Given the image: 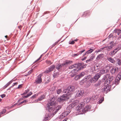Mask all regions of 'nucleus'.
Wrapping results in <instances>:
<instances>
[{
  "label": "nucleus",
  "instance_id": "obj_1",
  "mask_svg": "<svg viewBox=\"0 0 121 121\" xmlns=\"http://www.w3.org/2000/svg\"><path fill=\"white\" fill-rule=\"evenodd\" d=\"M75 87L73 86H70L68 87L66 89L64 90L63 92L67 94H65L62 95L60 97L58 98L57 100L59 102L64 101L69 98L70 96H69V94H70L74 90Z\"/></svg>",
  "mask_w": 121,
  "mask_h": 121
},
{
  "label": "nucleus",
  "instance_id": "obj_2",
  "mask_svg": "<svg viewBox=\"0 0 121 121\" xmlns=\"http://www.w3.org/2000/svg\"><path fill=\"white\" fill-rule=\"evenodd\" d=\"M61 108L60 106H59L56 107L55 109L53 106V103H49L47 105L46 109L48 110L50 112L51 116L52 115V117L54 116Z\"/></svg>",
  "mask_w": 121,
  "mask_h": 121
},
{
  "label": "nucleus",
  "instance_id": "obj_3",
  "mask_svg": "<svg viewBox=\"0 0 121 121\" xmlns=\"http://www.w3.org/2000/svg\"><path fill=\"white\" fill-rule=\"evenodd\" d=\"M105 70L103 69L99 71V73H97L92 78V82H94L97 81L102 74L105 73Z\"/></svg>",
  "mask_w": 121,
  "mask_h": 121
},
{
  "label": "nucleus",
  "instance_id": "obj_4",
  "mask_svg": "<svg viewBox=\"0 0 121 121\" xmlns=\"http://www.w3.org/2000/svg\"><path fill=\"white\" fill-rule=\"evenodd\" d=\"M72 61L71 60H67L64 63L62 64H59L56 66V68L58 70H60L62 67L64 65H66L69 64H71Z\"/></svg>",
  "mask_w": 121,
  "mask_h": 121
},
{
  "label": "nucleus",
  "instance_id": "obj_5",
  "mask_svg": "<svg viewBox=\"0 0 121 121\" xmlns=\"http://www.w3.org/2000/svg\"><path fill=\"white\" fill-rule=\"evenodd\" d=\"M43 75L42 73H41L38 76V77L35 80V82L37 84L40 83L42 82V79L41 77Z\"/></svg>",
  "mask_w": 121,
  "mask_h": 121
},
{
  "label": "nucleus",
  "instance_id": "obj_6",
  "mask_svg": "<svg viewBox=\"0 0 121 121\" xmlns=\"http://www.w3.org/2000/svg\"><path fill=\"white\" fill-rule=\"evenodd\" d=\"M79 71L78 69H74L70 73V75L72 77H73L77 74V72Z\"/></svg>",
  "mask_w": 121,
  "mask_h": 121
},
{
  "label": "nucleus",
  "instance_id": "obj_7",
  "mask_svg": "<svg viewBox=\"0 0 121 121\" xmlns=\"http://www.w3.org/2000/svg\"><path fill=\"white\" fill-rule=\"evenodd\" d=\"M113 43L114 42L113 41L111 42L110 43V44H111L108 47H104V48H106V50L107 51H109L111 49H112L113 46H115V45L114 44H113Z\"/></svg>",
  "mask_w": 121,
  "mask_h": 121
},
{
  "label": "nucleus",
  "instance_id": "obj_8",
  "mask_svg": "<svg viewBox=\"0 0 121 121\" xmlns=\"http://www.w3.org/2000/svg\"><path fill=\"white\" fill-rule=\"evenodd\" d=\"M84 93L83 90L78 91H77L75 96L76 97H79L81 96Z\"/></svg>",
  "mask_w": 121,
  "mask_h": 121
},
{
  "label": "nucleus",
  "instance_id": "obj_9",
  "mask_svg": "<svg viewBox=\"0 0 121 121\" xmlns=\"http://www.w3.org/2000/svg\"><path fill=\"white\" fill-rule=\"evenodd\" d=\"M76 64V66L77 67H76V69H78V70H81L82 69H83V68H84V67L83 66H81L82 65V64L80 63H78L77 64Z\"/></svg>",
  "mask_w": 121,
  "mask_h": 121
},
{
  "label": "nucleus",
  "instance_id": "obj_10",
  "mask_svg": "<svg viewBox=\"0 0 121 121\" xmlns=\"http://www.w3.org/2000/svg\"><path fill=\"white\" fill-rule=\"evenodd\" d=\"M70 112H65L63 113L62 114H61L60 116V118H62L63 117H64L68 115L69 113Z\"/></svg>",
  "mask_w": 121,
  "mask_h": 121
},
{
  "label": "nucleus",
  "instance_id": "obj_11",
  "mask_svg": "<svg viewBox=\"0 0 121 121\" xmlns=\"http://www.w3.org/2000/svg\"><path fill=\"white\" fill-rule=\"evenodd\" d=\"M83 106V104H80L79 105H78V106L77 107V109L78 110H80L81 111V110H82V107Z\"/></svg>",
  "mask_w": 121,
  "mask_h": 121
},
{
  "label": "nucleus",
  "instance_id": "obj_12",
  "mask_svg": "<svg viewBox=\"0 0 121 121\" xmlns=\"http://www.w3.org/2000/svg\"><path fill=\"white\" fill-rule=\"evenodd\" d=\"M107 59L108 61L111 62L114 64L115 63V61L114 59L110 57H108L107 58Z\"/></svg>",
  "mask_w": 121,
  "mask_h": 121
},
{
  "label": "nucleus",
  "instance_id": "obj_13",
  "mask_svg": "<svg viewBox=\"0 0 121 121\" xmlns=\"http://www.w3.org/2000/svg\"><path fill=\"white\" fill-rule=\"evenodd\" d=\"M118 68H113L111 70V72L112 73L117 72L118 71Z\"/></svg>",
  "mask_w": 121,
  "mask_h": 121
},
{
  "label": "nucleus",
  "instance_id": "obj_14",
  "mask_svg": "<svg viewBox=\"0 0 121 121\" xmlns=\"http://www.w3.org/2000/svg\"><path fill=\"white\" fill-rule=\"evenodd\" d=\"M91 108V106L90 105H87L84 108L85 112L88 111Z\"/></svg>",
  "mask_w": 121,
  "mask_h": 121
},
{
  "label": "nucleus",
  "instance_id": "obj_15",
  "mask_svg": "<svg viewBox=\"0 0 121 121\" xmlns=\"http://www.w3.org/2000/svg\"><path fill=\"white\" fill-rule=\"evenodd\" d=\"M44 97L45 96L44 95H42L37 100V102L42 100L43 99H44Z\"/></svg>",
  "mask_w": 121,
  "mask_h": 121
},
{
  "label": "nucleus",
  "instance_id": "obj_16",
  "mask_svg": "<svg viewBox=\"0 0 121 121\" xmlns=\"http://www.w3.org/2000/svg\"><path fill=\"white\" fill-rule=\"evenodd\" d=\"M117 48L115 49L110 54L111 56H112L114 55L118 51L117 50Z\"/></svg>",
  "mask_w": 121,
  "mask_h": 121
},
{
  "label": "nucleus",
  "instance_id": "obj_17",
  "mask_svg": "<svg viewBox=\"0 0 121 121\" xmlns=\"http://www.w3.org/2000/svg\"><path fill=\"white\" fill-rule=\"evenodd\" d=\"M94 50L93 49H90L84 55L87 54H90Z\"/></svg>",
  "mask_w": 121,
  "mask_h": 121
},
{
  "label": "nucleus",
  "instance_id": "obj_18",
  "mask_svg": "<svg viewBox=\"0 0 121 121\" xmlns=\"http://www.w3.org/2000/svg\"><path fill=\"white\" fill-rule=\"evenodd\" d=\"M55 68V66L54 65H53L51 66L49 68V69L50 71H52Z\"/></svg>",
  "mask_w": 121,
  "mask_h": 121
},
{
  "label": "nucleus",
  "instance_id": "obj_19",
  "mask_svg": "<svg viewBox=\"0 0 121 121\" xmlns=\"http://www.w3.org/2000/svg\"><path fill=\"white\" fill-rule=\"evenodd\" d=\"M76 67H77L76 66V64H75L70 66L69 67V69H72L75 68V69H76Z\"/></svg>",
  "mask_w": 121,
  "mask_h": 121
},
{
  "label": "nucleus",
  "instance_id": "obj_20",
  "mask_svg": "<svg viewBox=\"0 0 121 121\" xmlns=\"http://www.w3.org/2000/svg\"><path fill=\"white\" fill-rule=\"evenodd\" d=\"M103 54H100L98 56L97 58H96V59H100L102 58L103 57Z\"/></svg>",
  "mask_w": 121,
  "mask_h": 121
},
{
  "label": "nucleus",
  "instance_id": "obj_21",
  "mask_svg": "<svg viewBox=\"0 0 121 121\" xmlns=\"http://www.w3.org/2000/svg\"><path fill=\"white\" fill-rule=\"evenodd\" d=\"M114 32L116 33H117L118 35H119L121 32V30H120L119 29H117V30H114Z\"/></svg>",
  "mask_w": 121,
  "mask_h": 121
},
{
  "label": "nucleus",
  "instance_id": "obj_22",
  "mask_svg": "<svg viewBox=\"0 0 121 121\" xmlns=\"http://www.w3.org/2000/svg\"><path fill=\"white\" fill-rule=\"evenodd\" d=\"M120 80V79L119 78H117V79H116V80H115V84L116 85L118 84L119 83V80Z\"/></svg>",
  "mask_w": 121,
  "mask_h": 121
},
{
  "label": "nucleus",
  "instance_id": "obj_23",
  "mask_svg": "<svg viewBox=\"0 0 121 121\" xmlns=\"http://www.w3.org/2000/svg\"><path fill=\"white\" fill-rule=\"evenodd\" d=\"M90 101V99H89L88 98H86L84 100V102L87 103L89 102Z\"/></svg>",
  "mask_w": 121,
  "mask_h": 121
},
{
  "label": "nucleus",
  "instance_id": "obj_24",
  "mask_svg": "<svg viewBox=\"0 0 121 121\" xmlns=\"http://www.w3.org/2000/svg\"><path fill=\"white\" fill-rule=\"evenodd\" d=\"M50 118V117L49 116H48V115H45V117L44 119V121L47 120L49 119Z\"/></svg>",
  "mask_w": 121,
  "mask_h": 121
},
{
  "label": "nucleus",
  "instance_id": "obj_25",
  "mask_svg": "<svg viewBox=\"0 0 121 121\" xmlns=\"http://www.w3.org/2000/svg\"><path fill=\"white\" fill-rule=\"evenodd\" d=\"M109 75L108 74L106 75L104 77V80H105V79H107L109 80V79L108 78H109Z\"/></svg>",
  "mask_w": 121,
  "mask_h": 121
},
{
  "label": "nucleus",
  "instance_id": "obj_26",
  "mask_svg": "<svg viewBox=\"0 0 121 121\" xmlns=\"http://www.w3.org/2000/svg\"><path fill=\"white\" fill-rule=\"evenodd\" d=\"M56 91L57 93L58 94H59L62 92V90L61 89H58L57 90H56Z\"/></svg>",
  "mask_w": 121,
  "mask_h": 121
},
{
  "label": "nucleus",
  "instance_id": "obj_27",
  "mask_svg": "<svg viewBox=\"0 0 121 121\" xmlns=\"http://www.w3.org/2000/svg\"><path fill=\"white\" fill-rule=\"evenodd\" d=\"M117 64L118 65H121V60H120L118 59L117 60Z\"/></svg>",
  "mask_w": 121,
  "mask_h": 121
},
{
  "label": "nucleus",
  "instance_id": "obj_28",
  "mask_svg": "<svg viewBox=\"0 0 121 121\" xmlns=\"http://www.w3.org/2000/svg\"><path fill=\"white\" fill-rule=\"evenodd\" d=\"M80 78V77L79 75H77L75 77V79L77 80Z\"/></svg>",
  "mask_w": 121,
  "mask_h": 121
},
{
  "label": "nucleus",
  "instance_id": "obj_29",
  "mask_svg": "<svg viewBox=\"0 0 121 121\" xmlns=\"http://www.w3.org/2000/svg\"><path fill=\"white\" fill-rule=\"evenodd\" d=\"M55 100V98L54 97H52L51 99L50 100L51 102L49 103H53V105L54 104V101ZM49 104V103H48Z\"/></svg>",
  "mask_w": 121,
  "mask_h": 121
},
{
  "label": "nucleus",
  "instance_id": "obj_30",
  "mask_svg": "<svg viewBox=\"0 0 121 121\" xmlns=\"http://www.w3.org/2000/svg\"><path fill=\"white\" fill-rule=\"evenodd\" d=\"M95 57V56L93 55H92V56L90 58V59H89L91 61H92L93 59Z\"/></svg>",
  "mask_w": 121,
  "mask_h": 121
},
{
  "label": "nucleus",
  "instance_id": "obj_31",
  "mask_svg": "<svg viewBox=\"0 0 121 121\" xmlns=\"http://www.w3.org/2000/svg\"><path fill=\"white\" fill-rule=\"evenodd\" d=\"M106 91H110L109 90V87L108 86H106Z\"/></svg>",
  "mask_w": 121,
  "mask_h": 121
},
{
  "label": "nucleus",
  "instance_id": "obj_32",
  "mask_svg": "<svg viewBox=\"0 0 121 121\" xmlns=\"http://www.w3.org/2000/svg\"><path fill=\"white\" fill-rule=\"evenodd\" d=\"M58 75V73H54L53 74V76L54 78L56 77Z\"/></svg>",
  "mask_w": 121,
  "mask_h": 121
},
{
  "label": "nucleus",
  "instance_id": "obj_33",
  "mask_svg": "<svg viewBox=\"0 0 121 121\" xmlns=\"http://www.w3.org/2000/svg\"><path fill=\"white\" fill-rule=\"evenodd\" d=\"M114 78L113 77H112L109 78H108L109 79V80H109V82H111L112 80Z\"/></svg>",
  "mask_w": 121,
  "mask_h": 121
},
{
  "label": "nucleus",
  "instance_id": "obj_34",
  "mask_svg": "<svg viewBox=\"0 0 121 121\" xmlns=\"http://www.w3.org/2000/svg\"><path fill=\"white\" fill-rule=\"evenodd\" d=\"M85 74V73L84 72H82L79 75V76H80V78H81V77L83 76Z\"/></svg>",
  "mask_w": 121,
  "mask_h": 121
},
{
  "label": "nucleus",
  "instance_id": "obj_35",
  "mask_svg": "<svg viewBox=\"0 0 121 121\" xmlns=\"http://www.w3.org/2000/svg\"><path fill=\"white\" fill-rule=\"evenodd\" d=\"M101 81H99L98 83L95 84V86H99L101 84Z\"/></svg>",
  "mask_w": 121,
  "mask_h": 121
},
{
  "label": "nucleus",
  "instance_id": "obj_36",
  "mask_svg": "<svg viewBox=\"0 0 121 121\" xmlns=\"http://www.w3.org/2000/svg\"><path fill=\"white\" fill-rule=\"evenodd\" d=\"M6 111V110L5 109H4L1 112H0V114L1 115L3 114Z\"/></svg>",
  "mask_w": 121,
  "mask_h": 121
},
{
  "label": "nucleus",
  "instance_id": "obj_37",
  "mask_svg": "<svg viewBox=\"0 0 121 121\" xmlns=\"http://www.w3.org/2000/svg\"><path fill=\"white\" fill-rule=\"evenodd\" d=\"M29 91V90L27 89L25 91V92L22 94V95H24L26 94Z\"/></svg>",
  "mask_w": 121,
  "mask_h": 121
},
{
  "label": "nucleus",
  "instance_id": "obj_38",
  "mask_svg": "<svg viewBox=\"0 0 121 121\" xmlns=\"http://www.w3.org/2000/svg\"><path fill=\"white\" fill-rule=\"evenodd\" d=\"M51 72L50 71L49 69L48 70H47L45 71L44 72V73H47L49 72Z\"/></svg>",
  "mask_w": 121,
  "mask_h": 121
},
{
  "label": "nucleus",
  "instance_id": "obj_39",
  "mask_svg": "<svg viewBox=\"0 0 121 121\" xmlns=\"http://www.w3.org/2000/svg\"><path fill=\"white\" fill-rule=\"evenodd\" d=\"M74 106V105L73 104H70L69 107H69L70 108H72Z\"/></svg>",
  "mask_w": 121,
  "mask_h": 121
},
{
  "label": "nucleus",
  "instance_id": "obj_40",
  "mask_svg": "<svg viewBox=\"0 0 121 121\" xmlns=\"http://www.w3.org/2000/svg\"><path fill=\"white\" fill-rule=\"evenodd\" d=\"M13 81V80H12L10 81V82H8L7 84L8 85V86L10 85V84H11V83Z\"/></svg>",
  "mask_w": 121,
  "mask_h": 121
},
{
  "label": "nucleus",
  "instance_id": "obj_41",
  "mask_svg": "<svg viewBox=\"0 0 121 121\" xmlns=\"http://www.w3.org/2000/svg\"><path fill=\"white\" fill-rule=\"evenodd\" d=\"M117 48L118 49L117 50V51H118L119 50L121 49V45H119L118 46V47Z\"/></svg>",
  "mask_w": 121,
  "mask_h": 121
},
{
  "label": "nucleus",
  "instance_id": "obj_42",
  "mask_svg": "<svg viewBox=\"0 0 121 121\" xmlns=\"http://www.w3.org/2000/svg\"><path fill=\"white\" fill-rule=\"evenodd\" d=\"M32 94V93L31 92H30L27 95V97H28L29 96H30Z\"/></svg>",
  "mask_w": 121,
  "mask_h": 121
},
{
  "label": "nucleus",
  "instance_id": "obj_43",
  "mask_svg": "<svg viewBox=\"0 0 121 121\" xmlns=\"http://www.w3.org/2000/svg\"><path fill=\"white\" fill-rule=\"evenodd\" d=\"M99 64H96L95 66V68L96 66V67H99Z\"/></svg>",
  "mask_w": 121,
  "mask_h": 121
},
{
  "label": "nucleus",
  "instance_id": "obj_44",
  "mask_svg": "<svg viewBox=\"0 0 121 121\" xmlns=\"http://www.w3.org/2000/svg\"><path fill=\"white\" fill-rule=\"evenodd\" d=\"M108 82V81H107V80H106L105 81V82H104V86H107L108 85V84L107 83V85H106V83H107Z\"/></svg>",
  "mask_w": 121,
  "mask_h": 121
},
{
  "label": "nucleus",
  "instance_id": "obj_45",
  "mask_svg": "<svg viewBox=\"0 0 121 121\" xmlns=\"http://www.w3.org/2000/svg\"><path fill=\"white\" fill-rule=\"evenodd\" d=\"M104 48H100L98 50V51H99V52H100L102 51L104 49Z\"/></svg>",
  "mask_w": 121,
  "mask_h": 121
},
{
  "label": "nucleus",
  "instance_id": "obj_46",
  "mask_svg": "<svg viewBox=\"0 0 121 121\" xmlns=\"http://www.w3.org/2000/svg\"><path fill=\"white\" fill-rule=\"evenodd\" d=\"M47 63L49 65H50L52 64V63L50 61H47Z\"/></svg>",
  "mask_w": 121,
  "mask_h": 121
},
{
  "label": "nucleus",
  "instance_id": "obj_47",
  "mask_svg": "<svg viewBox=\"0 0 121 121\" xmlns=\"http://www.w3.org/2000/svg\"><path fill=\"white\" fill-rule=\"evenodd\" d=\"M27 102V100H24L23 101H22V102H21L20 103V104H22L23 103H25V102Z\"/></svg>",
  "mask_w": 121,
  "mask_h": 121
},
{
  "label": "nucleus",
  "instance_id": "obj_48",
  "mask_svg": "<svg viewBox=\"0 0 121 121\" xmlns=\"http://www.w3.org/2000/svg\"><path fill=\"white\" fill-rule=\"evenodd\" d=\"M74 43V41H72L70 42H69V44H73Z\"/></svg>",
  "mask_w": 121,
  "mask_h": 121
},
{
  "label": "nucleus",
  "instance_id": "obj_49",
  "mask_svg": "<svg viewBox=\"0 0 121 121\" xmlns=\"http://www.w3.org/2000/svg\"><path fill=\"white\" fill-rule=\"evenodd\" d=\"M1 98H3L5 96V94H3L1 95Z\"/></svg>",
  "mask_w": 121,
  "mask_h": 121
},
{
  "label": "nucleus",
  "instance_id": "obj_50",
  "mask_svg": "<svg viewBox=\"0 0 121 121\" xmlns=\"http://www.w3.org/2000/svg\"><path fill=\"white\" fill-rule=\"evenodd\" d=\"M106 86H104V87H103V89L104 91H106Z\"/></svg>",
  "mask_w": 121,
  "mask_h": 121
},
{
  "label": "nucleus",
  "instance_id": "obj_51",
  "mask_svg": "<svg viewBox=\"0 0 121 121\" xmlns=\"http://www.w3.org/2000/svg\"><path fill=\"white\" fill-rule=\"evenodd\" d=\"M103 99H102V100H100L99 101V104H100V103H101L102 102H103Z\"/></svg>",
  "mask_w": 121,
  "mask_h": 121
},
{
  "label": "nucleus",
  "instance_id": "obj_52",
  "mask_svg": "<svg viewBox=\"0 0 121 121\" xmlns=\"http://www.w3.org/2000/svg\"><path fill=\"white\" fill-rule=\"evenodd\" d=\"M32 71V70H30V71L29 72H28V75H29L30 74V73H31Z\"/></svg>",
  "mask_w": 121,
  "mask_h": 121
},
{
  "label": "nucleus",
  "instance_id": "obj_53",
  "mask_svg": "<svg viewBox=\"0 0 121 121\" xmlns=\"http://www.w3.org/2000/svg\"><path fill=\"white\" fill-rule=\"evenodd\" d=\"M91 61L90 60H89V59L86 60V63H88L89 62Z\"/></svg>",
  "mask_w": 121,
  "mask_h": 121
},
{
  "label": "nucleus",
  "instance_id": "obj_54",
  "mask_svg": "<svg viewBox=\"0 0 121 121\" xmlns=\"http://www.w3.org/2000/svg\"><path fill=\"white\" fill-rule=\"evenodd\" d=\"M17 84H18L17 82H15V83H14L13 84V85L12 86H14L15 85H17Z\"/></svg>",
  "mask_w": 121,
  "mask_h": 121
},
{
  "label": "nucleus",
  "instance_id": "obj_55",
  "mask_svg": "<svg viewBox=\"0 0 121 121\" xmlns=\"http://www.w3.org/2000/svg\"><path fill=\"white\" fill-rule=\"evenodd\" d=\"M36 96V95H34L33 96H32L31 97V98H34Z\"/></svg>",
  "mask_w": 121,
  "mask_h": 121
},
{
  "label": "nucleus",
  "instance_id": "obj_56",
  "mask_svg": "<svg viewBox=\"0 0 121 121\" xmlns=\"http://www.w3.org/2000/svg\"><path fill=\"white\" fill-rule=\"evenodd\" d=\"M22 85H19L18 86V87L17 88H19L21 87H22Z\"/></svg>",
  "mask_w": 121,
  "mask_h": 121
},
{
  "label": "nucleus",
  "instance_id": "obj_57",
  "mask_svg": "<svg viewBox=\"0 0 121 121\" xmlns=\"http://www.w3.org/2000/svg\"><path fill=\"white\" fill-rule=\"evenodd\" d=\"M41 56L39 59H38L36 60L35 61V62H36L37 61H38L39 60V59L41 57Z\"/></svg>",
  "mask_w": 121,
  "mask_h": 121
},
{
  "label": "nucleus",
  "instance_id": "obj_58",
  "mask_svg": "<svg viewBox=\"0 0 121 121\" xmlns=\"http://www.w3.org/2000/svg\"><path fill=\"white\" fill-rule=\"evenodd\" d=\"M23 97L26 98L28 97L27 95H26V96H23Z\"/></svg>",
  "mask_w": 121,
  "mask_h": 121
},
{
  "label": "nucleus",
  "instance_id": "obj_59",
  "mask_svg": "<svg viewBox=\"0 0 121 121\" xmlns=\"http://www.w3.org/2000/svg\"><path fill=\"white\" fill-rule=\"evenodd\" d=\"M8 86V85L7 84H6L5 86L4 87L5 88H6Z\"/></svg>",
  "mask_w": 121,
  "mask_h": 121
},
{
  "label": "nucleus",
  "instance_id": "obj_60",
  "mask_svg": "<svg viewBox=\"0 0 121 121\" xmlns=\"http://www.w3.org/2000/svg\"><path fill=\"white\" fill-rule=\"evenodd\" d=\"M85 51V50H83L82 51H81L80 52H81V53H82V52H84Z\"/></svg>",
  "mask_w": 121,
  "mask_h": 121
},
{
  "label": "nucleus",
  "instance_id": "obj_61",
  "mask_svg": "<svg viewBox=\"0 0 121 121\" xmlns=\"http://www.w3.org/2000/svg\"><path fill=\"white\" fill-rule=\"evenodd\" d=\"M67 119H65L63 120L62 121H66Z\"/></svg>",
  "mask_w": 121,
  "mask_h": 121
},
{
  "label": "nucleus",
  "instance_id": "obj_62",
  "mask_svg": "<svg viewBox=\"0 0 121 121\" xmlns=\"http://www.w3.org/2000/svg\"><path fill=\"white\" fill-rule=\"evenodd\" d=\"M77 54H74V56H77Z\"/></svg>",
  "mask_w": 121,
  "mask_h": 121
},
{
  "label": "nucleus",
  "instance_id": "obj_63",
  "mask_svg": "<svg viewBox=\"0 0 121 121\" xmlns=\"http://www.w3.org/2000/svg\"><path fill=\"white\" fill-rule=\"evenodd\" d=\"M98 50H96V51H95V52H99V51H98Z\"/></svg>",
  "mask_w": 121,
  "mask_h": 121
},
{
  "label": "nucleus",
  "instance_id": "obj_64",
  "mask_svg": "<svg viewBox=\"0 0 121 121\" xmlns=\"http://www.w3.org/2000/svg\"><path fill=\"white\" fill-rule=\"evenodd\" d=\"M5 38H6L7 37V35H6V36H5Z\"/></svg>",
  "mask_w": 121,
  "mask_h": 121
}]
</instances>
